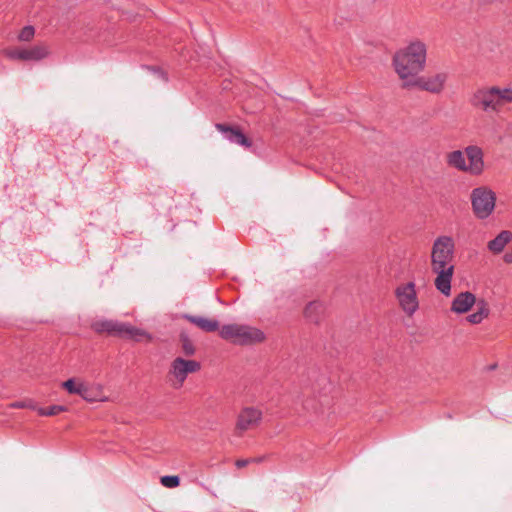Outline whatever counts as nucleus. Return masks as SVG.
Masks as SVG:
<instances>
[{"instance_id": "obj_1", "label": "nucleus", "mask_w": 512, "mask_h": 512, "mask_svg": "<svg viewBox=\"0 0 512 512\" xmlns=\"http://www.w3.org/2000/svg\"><path fill=\"white\" fill-rule=\"evenodd\" d=\"M427 57L426 44L420 40L411 41L393 56V66L406 88V82H412L425 68Z\"/></svg>"}, {"instance_id": "obj_2", "label": "nucleus", "mask_w": 512, "mask_h": 512, "mask_svg": "<svg viewBox=\"0 0 512 512\" xmlns=\"http://www.w3.org/2000/svg\"><path fill=\"white\" fill-rule=\"evenodd\" d=\"M469 102L475 109L488 114H499L506 105L512 103V88L483 86L472 93Z\"/></svg>"}, {"instance_id": "obj_3", "label": "nucleus", "mask_w": 512, "mask_h": 512, "mask_svg": "<svg viewBox=\"0 0 512 512\" xmlns=\"http://www.w3.org/2000/svg\"><path fill=\"white\" fill-rule=\"evenodd\" d=\"M222 339L237 345H251L265 340L262 330L244 324H227L219 330Z\"/></svg>"}, {"instance_id": "obj_4", "label": "nucleus", "mask_w": 512, "mask_h": 512, "mask_svg": "<svg viewBox=\"0 0 512 512\" xmlns=\"http://www.w3.org/2000/svg\"><path fill=\"white\" fill-rule=\"evenodd\" d=\"M470 200L474 215L481 220L487 219L496 206V194L487 186L474 188Z\"/></svg>"}, {"instance_id": "obj_5", "label": "nucleus", "mask_w": 512, "mask_h": 512, "mask_svg": "<svg viewBox=\"0 0 512 512\" xmlns=\"http://www.w3.org/2000/svg\"><path fill=\"white\" fill-rule=\"evenodd\" d=\"M454 256V241L449 236H440L438 237L432 246L431 252V268L432 269H440L446 268L449 266H454L452 264Z\"/></svg>"}, {"instance_id": "obj_6", "label": "nucleus", "mask_w": 512, "mask_h": 512, "mask_svg": "<svg viewBox=\"0 0 512 512\" xmlns=\"http://www.w3.org/2000/svg\"><path fill=\"white\" fill-rule=\"evenodd\" d=\"M92 329L98 333L107 332L112 335L126 336L137 341L143 337L150 339L144 330L113 320L95 321L92 323Z\"/></svg>"}, {"instance_id": "obj_7", "label": "nucleus", "mask_w": 512, "mask_h": 512, "mask_svg": "<svg viewBox=\"0 0 512 512\" xmlns=\"http://www.w3.org/2000/svg\"><path fill=\"white\" fill-rule=\"evenodd\" d=\"M200 367V363L195 360H185L181 357L175 358L171 363V368L169 371V374L173 377V387H182L187 376L190 373L197 372Z\"/></svg>"}, {"instance_id": "obj_8", "label": "nucleus", "mask_w": 512, "mask_h": 512, "mask_svg": "<svg viewBox=\"0 0 512 512\" xmlns=\"http://www.w3.org/2000/svg\"><path fill=\"white\" fill-rule=\"evenodd\" d=\"M395 295L400 307L408 316H412L418 310L419 302L414 282L399 285Z\"/></svg>"}, {"instance_id": "obj_9", "label": "nucleus", "mask_w": 512, "mask_h": 512, "mask_svg": "<svg viewBox=\"0 0 512 512\" xmlns=\"http://www.w3.org/2000/svg\"><path fill=\"white\" fill-rule=\"evenodd\" d=\"M446 80L447 74L444 72L430 76L418 75L412 82H406L405 89L419 88L433 94H438L443 90Z\"/></svg>"}, {"instance_id": "obj_10", "label": "nucleus", "mask_w": 512, "mask_h": 512, "mask_svg": "<svg viewBox=\"0 0 512 512\" xmlns=\"http://www.w3.org/2000/svg\"><path fill=\"white\" fill-rule=\"evenodd\" d=\"M8 58L13 60L38 61L47 56L48 50L43 45H35L30 48H11L5 51Z\"/></svg>"}, {"instance_id": "obj_11", "label": "nucleus", "mask_w": 512, "mask_h": 512, "mask_svg": "<svg viewBox=\"0 0 512 512\" xmlns=\"http://www.w3.org/2000/svg\"><path fill=\"white\" fill-rule=\"evenodd\" d=\"M262 419V412L253 407L244 408L238 415L236 430L239 434L255 428Z\"/></svg>"}, {"instance_id": "obj_12", "label": "nucleus", "mask_w": 512, "mask_h": 512, "mask_svg": "<svg viewBox=\"0 0 512 512\" xmlns=\"http://www.w3.org/2000/svg\"><path fill=\"white\" fill-rule=\"evenodd\" d=\"M465 155L468 158L466 163L467 172L471 175L478 176L484 171L483 150L476 145H469L465 148Z\"/></svg>"}, {"instance_id": "obj_13", "label": "nucleus", "mask_w": 512, "mask_h": 512, "mask_svg": "<svg viewBox=\"0 0 512 512\" xmlns=\"http://www.w3.org/2000/svg\"><path fill=\"white\" fill-rule=\"evenodd\" d=\"M215 127L219 132L224 134V137L231 143L238 144L245 148H250L252 146L251 140L247 138L238 128H233L221 123H217Z\"/></svg>"}, {"instance_id": "obj_14", "label": "nucleus", "mask_w": 512, "mask_h": 512, "mask_svg": "<svg viewBox=\"0 0 512 512\" xmlns=\"http://www.w3.org/2000/svg\"><path fill=\"white\" fill-rule=\"evenodd\" d=\"M432 271L437 274L434 282L437 290L443 295L449 296L451 294V280L454 273V266L432 269Z\"/></svg>"}, {"instance_id": "obj_15", "label": "nucleus", "mask_w": 512, "mask_h": 512, "mask_svg": "<svg viewBox=\"0 0 512 512\" xmlns=\"http://www.w3.org/2000/svg\"><path fill=\"white\" fill-rule=\"evenodd\" d=\"M474 304H477L476 297L469 291L459 293L452 301L451 311L456 314L468 312Z\"/></svg>"}, {"instance_id": "obj_16", "label": "nucleus", "mask_w": 512, "mask_h": 512, "mask_svg": "<svg viewBox=\"0 0 512 512\" xmlns=\"http://www.w3.org/2000/svg\"><path fill=\"white\" fill-rule=\"evenodd\" d=\"M183 318L205 332H214L219 329V322L215 319H209L202 316H194L189 314H184Z\"/></svg>"}, {"instance_id": "obj_17", "label": "nucleus", "mask_w": 512, "mask_h": 512, "mask_svg": "<svg viewBox=\"0 0 512 512\" xmlns=\"http://www.w3.org/2000/svg\"><path fill=\"white\" fill-rule=\"evenodd\" d=\"M512 233L510 231L504 230L501 231L494 239L488 242V249L494 253H501L505 246L511 241Z\"/></svg>"}, {"instance_id": "obj_18", "label": "nucleus", "mask_w": 512, "mask_h": 512, "mask_svg": "<svg viewBox=\"0 0 512 512\" xmlns=\"http://www.w3.org/2000/svg\"><path fill=\"white\" fill-rule=\"evenodd\" d=\"M489 307L485 300H480L477 302V310L476 312L467 316V321L471 324H479L489 315Z\"/></svg>"}, {"instance_id": "obj_19", "label": "nucleus", "mask_w": 512, "mask_h": 512, "mask_svg": "<svg viewBox=\"0 0 512 512\" xmlns=\"http://www.w3.org/2000/svg\"><path fill=\"white\" fill-rule=\"evenodd\" d=\"M447 163L460 171L467 172L465 151L455 150L447 155Z\"/></svg>"}, {"instance_id": "obj_20", "label": "nucleus", "mask_w": 512, "mask_h": 512, "mask_svg": "<svg viewBox=\"0 0 512 512\" xmlns=\"http://www.w3.org/2000/svg\"><path fill=\"white\" fill-rule=\"evenodd\" d=\"M324 312V307L321 302L313 301L310 302L304 311L305 317L313 323H318L321 315Z\"/></svg>"}, {"instance_id": "obj_21", "label": "nucleus", "mask_w": 512, "mask_h": 512, "mask_svg": "<svg viewBox=\"0 0 512 512\" xmlns=\"http://www.w3.org/2000/svg\"><path fill=\"white\" fill-rule=\"evenodd\" d=\"M82 390L85 391V393H80L79 396H81L84 400L87 402H96V401H105L106 398L101 395V388L100 387H91L84 383Z\"/></svg>"}, {"instance_id": "obj_22", "label": "nucleus", "mask_w": 512, "mask_h": 512, "mask_svg": "<svg viewBox=\"0 0 512 512\" xmlns=\"http://www.w3.org/2000/svg\"><path fill=\"white\" fill-rule=\"evenodd\" d=\"M83 385V382L76 383L73 378H70L62 383V387L66 389L68 393L76 395H80V393H85V391L82 390Z\"/></svg>"}, {"instance_id": "obj_23", "label": "nucleus", "mask_w": 512, "mask_h": 512, "mask_svg": "<svg viewBox=\"0 0 512 512\" xmlns=\"http://www.w3.org/2000/svg\"><path fill=\"white\" fill-rule=\"evenodd\" d=\"M67 408L62 405H52L49 407H39L37 408V413L40 416H55L58 415L61 412L66 411Z\"/></svg>"}, {"instance_id": "obj_24", "label": "nucleus", "mask_w": 512, "mask_h": 512, "mask_svg": "<svg viewBox=\"0 0 512 512\" xmlns=\"http://www.w3.org/2000/svg\"><path fill=\"white\" fill-rule=\"evenodd\" d=\"M180 342H181L182 352L186 356H191L195 353V347H194L192 341L189 339L188 335L182 333L180 335Z\"/></svg>"}, {"instance_id": "obj_25", "label": "nucleus", "mask_w": 512, "mask_h": 512, "mask_svg": "<svg viewBox=\"0 0 512 512\" xmlns=\"http://www.w3.org/2000/svg\"><path fill=\"white\" fill-rule=\"evenodd\" d=\"M160 482L164 487L176 488L180 485V478L175 475H166L161 477Z\"/></svg>"}, {"instance_id": "obj_26", "label": "nucleus", "mask_w": 512, "mask_h": 512, "mask_svg": "<svg viewBox=\"0 0 512 512\" xmlns=\"http://www.w3.org/2000/svg\"><path fill=\"white\" fill-rule=\"evenodd\" d=\"M33 36L34 28L32 26H26L21 30L19 39L22 41H29Z\"/></svg>"}, {"instance_id": "obj_27", "label": "nucleus", "mask_w": 512, "mask_h": 512, "mask_svg": "<svg viewBox=\"0 0 512 512\" xmlns=\"http://www.w3.org/2000/svg\"><path fill=\"white\" fill-rule=\"evenodd\" d=\"M260 460L261 459H257V458L239 459V460L236 461V466L238 468H243V467L247 466L251 462H259Z\"/></svg>"}, {"instance_id": "obj_28", "label": "nucleus", "mask_w": 512, "mask_h": 512, "mask_svg": "<svg viewBox=\"0 0 512 512\" xmlns=\"http://www.w3.org/2000/svg\"><path fill=\"white\" fill-rule=\"evenodd\" d=\"M503 259H504V261H505L506 263H509V264H510V263H512V252H508V253H506V254L504 255Z\"/></svg>"}, {"instance_id": "obj_29", "label": "nucleus", "mask_w": 512, "mask_h": 512, "mask_svg": "<svg viewBox=\"0 0 512 512\" xmlns=\"http://www.w3.org/2000/svg\"><path fill=\"white\" fill-rule=\"evenodd\" d=\"M13 408H24L25 404L23 402H15L11 405Z\"/></svg>"}]
</instances>
